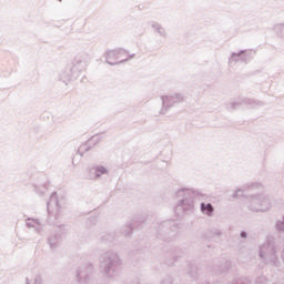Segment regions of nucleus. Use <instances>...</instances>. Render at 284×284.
<instances>
[{"instance_id":"nucleus-2","label":"nucleus","mask_w":284,"mask_h":284,"mask_svg":"<svg viewBox=\"0 0 284 284\" xmlns=\"http://www.w3.org/2000/svg\"><path fill=\"white\" fill-rule=\"evenodd\" d=\"M99 173H100V174H105V169H104V168H100V169H99Z\"/></svg>"},{"instance_id":"nucleus-1","label":"nucleus","mask_w":284,"mask_h":284,"mask_svg":"<svg viewBox=\"0 0 284 284\" xmlns=\"http://www.w3.org/2000/svg\"><path fill=\"white\" fill-rule=\"evenodd\" d=\"M202 212H206L207 214H211L214 212V209L212 207V204H202Z\"/></svg>"}]
</instances>
